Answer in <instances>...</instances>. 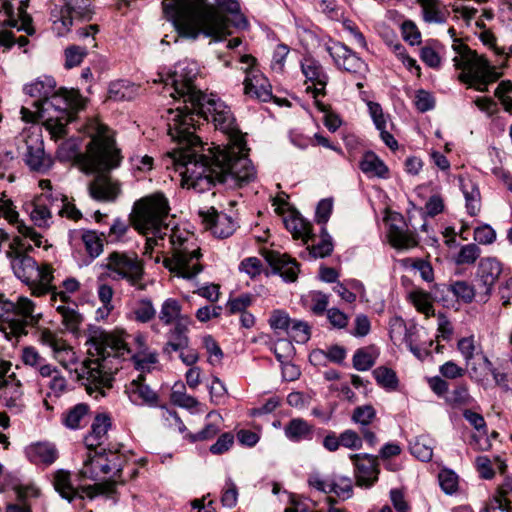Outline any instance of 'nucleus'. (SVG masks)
I'll use <instances>...</instances> for the list:
<instances>
[{
	"label": "nucleus",
	"instance_id": "obj_40",
	"mask_svg": "<svg viewBox=\"0 0 512 512\" xmlns=\"http://www.w3.org/2000/svg\"><path fill=\"white\" fill-rule=\"evenodd\" d=\"M89 406L85 403L76 404L62 415L63 424L69 429H78L81 422L87 416Z\"/></svg>",
	"mask_w": 512,
	"mask_h": 512
},
{
	"label": "nucleus",
	"instance_id": "obj_3",
	"mask_svg": "<svg viewBox=\"0 0 512 512\" xmlns=\"http://www.w3.org/2000/svg\"><path fill=\"white\" fill-rule=\"evenodd\" d=\"M163 11L181 37L196 40L200 35L218 40L225 29V18L209 0H164Z\"/></svg>",
	"mask_w": 512,
	"mask_h": 512
},
{
	"label": "nucleus",
	"instance_id": "obj_41",
	"mask_svg": "<svg viewBox=\"0 0 512 512\" xmlns=\"http://www.w3.org/2000/svg\"><path fill=\"white\" fill-rule=\"evenodd\" d=\"M418 3L422 8L425 22L442 24L446 21L444 13L440 10L439 0H418Z\"/></svg>",
	"mask_w": 512,
	"mask_h": 512
},
{
	"label": "nucleus",
	"instance_id": "obj_14",
	"mask_svg": "<svg viewBox=\"0 0 512 512\" xmlns=\"http://www.w3.org/2000/svg\"><path fill=\"white\" fill-rule=\"evenodd\" d=\"M24 146L22 157L24 163L31 171L38 173L47 172L52 166V159L45 153L44 142L38 133H24L21 135Z\"/></svg>",
	"mask_w": 512,
	"mask_h": 512
},
{
	"label": "nucleus",
	"instance_id": "obj_64",
	"mask_svg": "<svg viewBox=\"0 0 512 512\" xmlns=\"http://www.w3.org/2000/svg\"><path fill=\"white\" fill-rule=\"evenodd\" d=\"M272 351L281 365H284L286 362L290 361L294 347L290 341L279 340L272 348Z\"/></svg>",
	"mask_w": 512,
	"mask_h": 512
},
{
	"label": "nucleus",
	"instance_id": "obj_48",
	"mask_svg": "<svg viewBox=\"0 0 512 512\" xmlns=\"http://www.w3.org/2000/svg\"><path fill=\"white\" fill-rule=\"evenodd\" d=\"M56 311L61 315L62 323L67 330L73 333L78 331L83 318L76 309L66 305H58Z\"/></svg>",
	"mask_w": 512,
	"mask_h": 512
},
{
	"label": "nucleus",
	"instance_id": "obj_28",
	"mask_svg": "<svg viewBox=\"0 0 512 512\" xmlns=\"http://www.w3.org/2000/svg\"><path fill=\"white\" fill-rule=\"evenodd\" d=\"M315 427L302 418L291 419L284 427L285 436L292 442L311 441Z\"/></svg>",
	"mask_w": 512,
	"mask_h": 512
},
{
	"label": "nucleus",
	"instance_id": "obj_11",
	"mask_svg": "<svg viewBox=\"0 0 512 512\" xmlns=\"http://www.w3.org/2000/svg\"><path fill=\"white\" fill-rule=\"evenodd\" d=\"M125 462L124 456L117 452L111 450L95 452L93 455L89 454L84 461L81 475L92 481H97L102 475H108L111 472L114 476H118L122 474Z\"/></svg>",
	"mask_w": 512,
	"mask_h": 512
},
{
	"label": "nucleus",
	"instance_id": "obj_54",
	"mask_svg": "<svg viewBox=\"0 0 512 512\" xmlns=\"http://www.w3.org/2000/svg\"><path fill=\"white\" fill-rule=\"evenodd\" d=\"M443 288L451 291L457 298H461L466 303H470L476 293L475 287L466 281H456L451 285H443Z\"/></svg>",
	"mask_w": 512,
	"mask_h": 512
},
{
	"label": "nucleus",
	"instance_id": "obj_57",
	"mask_svg": "<svg viewBox=\"0 0 512 512\" xmlns=\"http://www.w3.org/2000/svg\"><path fill=\"white\" fill-rule=\"evenodd\" d=\"M494 94L500 100L505 111L512 114V82L509 80L501 81Z\"/></svg>",
	"mask_w": 512,
	"mask_h": 512
},
{
	"label": "nucleus",
	"instance_id": "obj_32",
	"mask_svg": "<svg viewBox=\"0 0 512 512\" xmlns=\"http://www.w3.org/2000/svg\"><path fill=\"white\" fill-rule=\"evenodd\" d=\"M360 169L370 177L387 178L389 174L386 164L372 151H368L363 155L360 161Z\"/></svg>",
	"mask_w": 512,
	"mask_h": 512
},
{
	"label": "nucleus",
	"instance_id": "obj_19",
	"mask_svg": "<svg viewBox=\"0 0 512 512\" xmlns=\"http://www.w3.org/2000/svg\"><path fill=\"white\" fill-rule=\"evenodd\" d=\"M144 374H139L126 385L125 392L129 400L135 405H146L148 407L159 406V395L146 384Z\"/></svg>",
	"mask_w": 512,
	"mask_h": 512
},
{
	"label": "nucleus",
	"instance_id": "obj_60",
	"mask_svg": "<svg viewBox=\"0 0 512 512\" xmlns=\"http://www.w3.org/2000/svg\"><path fill=\"white\" fill-rule=\"evenodd\" d=\"M512 492V480L505 481L499 488L497 495L494 497L496 507L505 512H512L510 500L507 498L508 494Z\"/></svg>",
	"mask_w": 512,
	"mask_h": 512
},
{
	"label": "nucleus",
	"instance_id": "obj_59",
	"mask_svg": "<svg viewBox=\"0 0 512 512\" xmlns=\"http://www.w3.org/2000/svg\"><path fill=\"white\" fill-rule=\"evenodd\" d=\"M38 198H47L45 199V205L50 208V211H56L58 214H62L65 205L63 201H66V196L60 192L56 191H46L42 192Z\"/></svg>",
	"mask_w": 512,
	"mask_h": 512
},
{
	"label": "nucleus",
	"instance_id": "obj_25",
	"mask_svg": "<svg viewBox=\"0 0 512 512\" xmlns=\"http://www.w3.org/2000/svg\"><path fill=\"white\" fill-rule=\"evenodd\" d=\"M56 88V81L51 76H43L36 79L34 82L24 86V92L30 97L34 98L32 106L37 108V111L42 108V104L46 99L53 94Z\"/></svg>",
	"mask_w": 512,
	"mask_h": 512
},
{
	"label": "nucleus",
	"instance_id": "obj_30",
	"mask_svg": "<svg viewBox=\"0 0 512 512\" xmlns=\"http://www.w3.org/2000/svg\"><path fill=\"white\" fill-rule=\"evenodd\" d=\"M465 364L472 381L482 384L488 380L489 371H492V362L484 353H478L474 360L467 361Z\"/></svg>",
	"mask_w": 512,
	"mask_h": 512
},
{
	"label": "nucleus",
	"instance_id": "obj_23",
	"mask_svg": "<svg viewBox=\"0 0 512 512\" xmlns=\"http://www.w3.org/2000/svg\"><path fill=\"white\" fill-rule=\"evenodd\" d=\"M397 223H390L388 229V238L390 244L396 249H410L417 246L416 234L410 231L407 224L400 216Z\"/></svg>",
	"mask_w": 512,
	"mask_h": 512
},
{
	"label": "nucleus",
	"instance_id": "obj_35",
	"mask_svg": "<svg viewBox=\"0 0 512 512\" xmlns=\"http://www.w3.org/2000/svg\"><path fill=\"white\" fill-rule=\"evenodd\" d=\"M180 318H191L188 315L182 314V306L177 299H166L159 313V320L164 325H171L179 322Z\"/></svg>",
	"mask_w": 512,
	"mask_h": 512
},
{
	"label": "nucleus",
	"instance_id": "obj_4",
	"mask_svg": "<svg viewBox=\"0 0 512 512\" xmlns=\"http://www.w3.org/2000/svg\"><path fill=\"white\" fill-rule=\"evenodd\" d=\"M86 131L90 141L85 152L79 151L77 143L73 140L63 143L60 152H65V157L74 160L86 174L118 167L122 157L120 150L116 147L112 130L99 120L91 119L86 126Z\"/></svg>",
	"mask_w": 512,
	"mask_h": 512
},
{
	"label": "nucleus",
	"instance_id": "obj_26",
	"mask_svg": "<svg viewBox=\"0 0 512 512\" xmlns=\"http://www.w3.org/2000/svg\"><path fill=\"white\" fill-rule=\"evenodd\" d=\"M458 53L461 58H455V67L463 70V73L459 75V80L469 87H472L475 81V72L477 64V53L471 50L467 45H460Z\"/></svg>",
	"mask_w": 512,
	"mask_h": 512
},
{
	"label": "nucleus",
	"instance_id": "obj_1",
	"mask_svg": "<svg viewBox=\"0 0 512 512\" xmlns=\"http://www.w3.org/2000/svg\"><path fill=\"white\" fill-rule=\"evenodd\" d=\"M168 135L179 144L169 153L182 185L203 193L216 184L242 186L256 177L235 117L220 99L168 110Z\"/></svg>",
	"mask_w": 512,
	"mask_h": 512
},
{
	"label": "nucleus",
	"instance_id": "obj_58",
	"mask_svg": "<svg viewBox=\"0 0 512 512\" xmlns=\"http://www.w3.org/2000/svg\"><path fill=\"white\" fill-rule=\"evenodd\" d=\"M457 348L463 356L465 363L474 360L478 353H483L480 348L475 345L474 337H463L457 343Z\"/></svg>",
	"mask_w": 512,
	"mask_h": 512
},
{
	"label": "nucleus",
	"instance_id": "obj_44",
	"mask_svg": "<svg viewBox=\"0 0 512 512\" xmlns=\"http://www.w3.org/2000/svg\"><path fill=\"white\" fill-rule=\"evenodd\" d=\"M120 477L121 475L114 476L113 474L111 478L106 481L83 487L82 491L90 499H93L97 494H112L116 491V485L118 482L122 484L124 483V481H118Z\"/></svg>",
	"mask_w": 512,
	"mask_h": 512
},
{
	"label": "nucleus",
	"instance_id": "obj_8",
	"mask_svg": "<svg viewBox=\"0 0 512 512\" xmlns=\"http://www.w3.org/2000/svg\"><path fill=\"white\" fill-rule=\"evenodd\" d=\"M35 304L27 297L20 296L16 302L8 300L0 293V319L3 324L0 330L6 338L10 335L20 337L27 334L28 326H35L39 315H34Z\"/></svg>",
	"mask_w": 512,
	"mask_h": 512
},
{
	"label": "nucleus",
	"instance_id": "obj_9",
	"mask_svg": "<svg viewBox=\"0 0 512 512\" xmlns=\"http://www.w3.org/2000/svg\"><path fill=\"white\" fill-rule=\"evenodd\" d=\"M197 75L196 65L194 63L180 62L175 70L169 73L165 79H162L166 87H169L170 96L177 99H183L179 106L199 104V101L205 100V94L196 89L194 80Z\"/></svg>",
	"mask_w": 512,
	"mask_h": 512
},
{
	"label": "nucleus",
	"instance_id": "obj_15",
	"mask_svg": "<svg viewBox=\"0 0 512 512\" xmlns=\"http://www.w3.org/2000/svg\"><path fill=\"white\" fill-rule=\"evenodd\" d=\"M502 263L495 257L482 258L476 272V289L486 301L492 293L493 286L503 273Z\"/></svg>",
	"mask_w": 512,
	"mask_h": 512
},
{
	"label": "nucleus",
	"instance_id": "obj_17",
	"mask_svg": "<svg viewBox=\"0 0 512 512\" xmlns=\"http://www.w3.org/2000/svg\"><path fill=\"white\" fill-rule=\"evenodd\" d=\"M199 216L205 228L218 238H228L236 230V222L233 218L225 213H219L214 207L206 211L200 210Z\"/></svg>",
	"mask_w": 512,
	"mask_h": 512
},
{
	"label": "nucleus",
	"instance_id": "obj_43",
	"mask_svg": "<svg viewBox=\"0 0 512 512\" xmlns=\"http://www.w3.org/2000/svg\"><path fill=\"white\" fill-rule=\"evenodd\" d=\"M377 384L382 388L394 391L398 388L399 380L394 370L386 366H379L372 372Z\"/></svg>",
	"mask_w": 512,
	"mask_h": 512
},
{
	"label": "nucleus",
	"instance_id": "obj_7",
	"mask_svg": "<svg viewBox=\"0 0 512 512\" xmlns=\"http://www.w3.org/2000/svg\"><path fill=\"white\" fill-rule=\"evenodd\" d=\"M85 107V99L78 90H68L60 88L53 90V94L49 96L38 113L42 117H46L48 122L55 120L56 128L62 133L65 126L74 121L78 111Z\"/></svg>",
	"mask_w": 512,
	"mask_h": 512
},
{
	"label": "nucleus",
	"instance_id": "obj_12",
	"mask_svg": "<svg viewBox=\"0 0 512 512\" xmlns=\"http://www.w3.org/2000/svg\"><path fill=\"white\" fill-rule=\"evenodd\" d=\"M64 5L57 14H52L53 30L57 36L66 35L73 26L74 19L90 21L93 18L94 10L90 0H63Z\"/></svg>",
	"mask_w": 512,
	"mask_h": 512
},
{
	"label": "nucleus",
	"instance_id": "obj_50",
	"mask_svg": "<svg viewBox=\"0 0 512 512\" xmlns=\"http://www.w3.org/2000/svg\"><path fill=\"white\" fill-rule=\"evenodd\" d=\"M309 249V255L316 258H324L329 256L333 251L332 238L328 234L325 227L321 229V240L319 243L312 245Z\"/></svg>",
	"mask_w": 512,
	"mask_h": 512
},
{
	"label": "nucleus",
	"instance_id": "obj_24",
	"mask_svg": "<svg viewBox=\"0 0 512 512\" xmlns=\"http://www.w3.org/2000/svg\"><path fill=\"white\" fill-rule=\"evenodd\" d=\"M10 259L11 267L17 278L26 285L33 283L35 274H37V262L30 255L10 254L6 252Z\"/></svg>",
	"mask_w": 512,
	"mask_h": 512
},
{
	"label": "nucleus",
	"instance_id": "obj_36",
	"mask_svg": "<svg viewBox=\"0 0 512 512\" xmlns=\"http://www.w3.org/2000/svg\"><path fill=\"white\" fill-rule=\"evenodd\" d=\"M445 402L452 408L461 409L472 405L474 398L469 392L468 385L463 382L455 385L453 390L445 396Z\"/></svg>",
	"mask_w": 512,
	"mask_h": 512
},
{
	"label": "nucleus",
	"instance_id": "obj_6",
	"mask_svg": "<svg viewBox=\"0 0 512 512\" xmlns=\"http://www.w3.org/2000/svg\"><path fill=\"white\" fill-rule=\"evenodd\" d=\"M170 243L172 256L163 259V265L171 273L184 279H193L203 270L199 260L201 249L192 237H183L178 230H171Z\"/></svg>",
	"mask_w": 512,
	"mask_h": 512
},
{
	"label": "nucleus",
	"instance_id": "obj_46",
	"mask_svg": "<svg viewBox=\"0 0 512 512\" xmlns=\"http://www.w3.org/2000/svg\"><path fill=\"white\" fill-rule=\"evenodd\" d=\"M409 299L418 312L425 314L426 317L434 316V308L429 293L423 290H414L409 293Z\"/></svg>",
	"mask_w": 512,
	"mask_h": 512
},
{
	"label": "nucleus",
	"instance_id": "obj_10",
	"mask_svg": "<svg viewBox=\"0 0 512 512\" xmlns=\"http://www.w3.org/2000/svg\"><path fill=\"white\" fill-rule=\"evenodd\" d=\"M107 260L106 269L117 275L114 279L126 280L139 290L145 289V285L141 284L144 266L136 253L114 251L109 254Z\"/></svg>",
	"mask_w": 512,
	"mask_h": 512
},
{
	"label": "nucleus",
	"instance_id": "obj_62",
	"mask_svg": "<svg viewBox=\"0 0 512 512\" xmlns=\"http://www.w3.org/2000/svg\"><path fill=\"white\" fill-rule=\"evenodd\" d=\"M86 55V48L77 45L67 47L65 50V67L70 69L80 65Z\"/></svg>",
	"mask_w": 512,
	"mask_h": 512
},
{
	"label": "nucleus",
	"instance_id": "obj_13",
	"mask_svg": "<svg viewBox=\"0 0 512 512\" xmlns=\"http://www.w3.org/2000/svg\"><path fill=\"white\" fill-rule=\"evenodd\" d=\"M241 62L248 65L243 82L245 95L259 102L274 100L279 104V100L272 94V86L268 78L254 67L256 59L251 55H243Z\"/></svg>",
	"mask_w": 512,
	"mask_h": 512
},
{
	"label": "nucleus",
	"instance_id": "obj_5",
	"mask_svg": "<svg viewBox=\"0 0 512 512\" xmlns=\"http://www.w3.org/2000/svg\"><path fill=\"white\" fill-rule=\"evenodd\" d=\"M169 211L167 198L161 193H155L135 202L131 220L140 233L163 239L168 230L165 221Z\"/></svg>",
	"mask_w": 512,
	"mask_h": 512
},
{
	"label": "nucleus",
	"instance_id": "obj_51",
	"mask_svg": "<svg viewBox=\"0 0 512 512\" xmlns=\"http://www.w3.org/2000/svg\"><path fill=\"white\" fill-rule=\"evenodd\" d=\"M103 233L98 234L96 231H85L82 234V241L85 249L91 258L98 257L103 251Z\"/></svg>",
	"mask_w": 512,
	"mask_h": 512
},
{
	"label": "nucleus",
	"instance_id": "obj_56",
	"mask_svg": "<svg viewBox=\"0 0 512 512\" xmlns=\"http://www.w3.org/2000/svg\"><path fill=\"white\" fill-rule=\"evenodd\" d=\"M297 343H306L310 339V327L306 322L293 319L287 331Z\"/></svg>",
	"mask_w": 512,
	"mask_h": 512
},
{
	"label": "nucleus",
	"instance_id": "obj_42",
	"mask_svg": "<svg viewBox=\"0 0 512 512\" xmlns=\"http://www.w3.org/2000/svg\"><path fill=\"white\" fill-rule=\"evenodd\" d=\"M46 198L36 197L32 202V210L30 211L31 220L38 227H48L49 220L51 219V211L48 206L45 205Z\"/></svg>",
	"mask_w": 512,
	"mask_h": 512
},
{
	"label": "nucleus",
	"instance_id": "obj_18",
	"mask_svg": "<svg viewBox=\"0 0 512 512\" xmlns=\"http://www.w3.org/2000/svg\"><path fill=\"white\" fill-rule=\"evenodd\" d=\"M265 260L272 268L274 274H279L284 281L294 282L298 278L299 263L287 254L275 250L266 251Z\"/></svg>",
	"mask_w": 512,
	"mask_h": 512
},
{
	"label": "nucleus",
	"instance_id": "obj_22",
	"mask_svg": "<svg viewBox=\"0 0 512 512\" xmlns=\"http://www.w3.org/2000/svg\"><path fill=\"white\" fill-rule=\"evenodd\" d=\"M12 376L0 385V403L10 411L19 413L24 407L23 392L20 381Z\"/></svg>",
	"mask_w": 512,
	"mask_h": 512
},
{
	"label": "nucleus",
	"instance_id": "obj_49",
	"mask_svg": "<svg viewBox=\"0 0 512 512\" xmlns=\"http://www.w3.org/2000/svg\"><path fill=\"white\" fill-rule=\"evenodd\" d=\"M97 294L99 300L102 302L103 306L97 310V319H104L108 316V314L112 311V298H113V288L105 283H100L97 288Z\"/></svg>",
	"mask_w": 512,
	"mask_h": 512
},
{
	"label": "nucleus",
	"instance_id": "obj_37",
	"mask_svg": "<svg viewBox=\"0 0 512 512\" xmlns=\"http://www.w3.org/2000/svg\"><path fill=\"white\" fill-rule=\"evenodd\" d=\"M137 94V87L128 80H117L111 82L108 90V97L114 101L131 100Z\"/></svg>",
	"mask_w": 512,
	"mask_h": 512
},
{
	"label": "nucleus",
	"instance_id": "obj_47",
	"mask_svg": "<svg viewBox=\"0 0 512 512\" xmlns=\"http://www.w3.org/2000/svg\"><path fill=\"white\" fill-rule=\"evenodd\" d=\"M214 1H215V4L211 3V5L216 9V11L222 17L225 18V29L223 30V32L221 34V38L218 40H214L215 42H219V41H222L223 39H225V37L227 35V30L229 27V19L223 13L232 14V15L240 13V4L238 3L237 0H214Z\"/></svg>",
	"mask_w": 512,
	"mask_h": 512
},
{
	"label": "nucleus",
	"instance_id": "obj_16",
	"mask_svg": "<svg viewBox=\"0 0 512 512\" xmlns=\"http://www.w3.org/2000/svg\"><path fill=\"white\" fill-rule=\"evenodd\" d=\"M354 464L356 485L371 487L378 480L379 464L376 456L367 453L353 454L350 456Z\"/></svg>",
	"mask_w": 512,
	"mask_h": 512
},
{
	"label": "nucleus",
	"instance_id": "obj_21",
	"mask_svg": "<svg viewBox=\"0 0 512 512\" xmlns=\"http://www.w3.org/2000/svg\"><path fill=\"white\" fill-rule=\"evenodd\" d=\"M110 170L94 171L97 173L95 178L89 183L88 190L90 196L98 201H114L119 194V187L112 182L111 178L106 174Z\"/></svg>",
	"mask_w": 512,
	"mask_h": 512
},
{
	"label": "nucleus",
	"instance_id": "obj_38",
	"mask_svg": "<svg viewBox=\"0 0 512 512\" xmlns=\"http://www.w3.org/2000/svg\"><path fill=\"white\" fill-rule=\"evenodd\" d=\"M461 189L466 200V209L470 216H476L481 209V196L478 187L471 181H461Z\"/></svg>",
	"mask_w": 512,
	"mask_h": 512
},
{
	"label": "nucleus",
	"instance_id": "obj_45",
	"mask_svg": "<svg viewBox=\"0 0 512 512\" xmlns=\"http://www.w3.org/2000/svg\"><path fill=\"white\" fill-rule=\"evenodd\" d=\"M325 50L331 56L338 69H340L345 64L346 59L354 53L352 49L340 41H332L331 44L325 46Z\"/></svg>",
	"mask_w": 512,
	"mask_h": 512
},
{
	"label": "nucleus",
	"instance_id": "obj_20",
	"mask_svg": "<svg viewBox=\"0 0 512 512\" xmlns=\"http://www.w3.org/2000/svg\"><path fill=\"white\" fill-rule=\"evenodd\" d=\"M191 324V318H180L179 322L174 324L167 333L168 340L163 347L165 355L171 357L172 352L182 351L189 347L190 339L188 333Z\"/></svg>",
	"mask_w": 512,
	"mask_h": 512
},
{
	"label": "nucleus",
	"instance_id": "obj_53",
	"mask_svg": "<svg viewBox=\"0 0 512 512\" xmlns=\"http://www.w3.org/2000/svg\"><path fill=\"white\" fill-rule=\"evenodd\" d=\"M481 255V249L474 243L461 246L455 257L457 265H472Z\"/></svg>",
	"mask_w": 512,
	"mask_h": 512
},
{
	"label": "nucleus",
	"instance_id": "obj_63",
	"mask_svg": "<svg viewBox=\"0 0 512 512\" xmlns=\"http://www.w3.org/2000/svg\"><path fill=\"white\" fill-rule=\"evenodd\" d=\"M375 364V359L365 349H358L353 356V367L358 371H367Z\"/></svg>",
	"mask_w": 512,
	"mask_h": 512
},
{
	"label": "nucleus",
	"instance_id": "obj_27",
	"mask_svg": "<svg viewBox=\"0 0 512 512\" xmlns=\"http://www.w3.org/2000/svg\"><path fill=\"white\" fill-rule=\"evenodd\" d=\"M112 426L111 417L107 413H99L95 416L90 433L85 436L84 443L86 447L92 451L95 450L98 446H100L106 435L108 430Z\"/></svg>",
	"mask_w": 512,
	"mask_h": 512
},
{
	"label": "nucleus",
	"instance_id": "obj_31",
	"mask_svg": "<svg viewBox=\"0 0 512 512\" xmlns=\"http://www.w3.org/2000/svg\"><path fill=\"white\" fill-rule=\"evenodd\" d=\"M53 278V270L50 265L39 266L37 264V274L34 276L33 283L28 285L32 289V294L42 296L52 291L51 282Z\"/></svg>",
	"mask_w": 512,
	"mask_h": 512
},
{
	"label": "nucleus",
	"instance_id": "obj_55",
	"mask_svg": "<svg viewBox=\"0 0 512 512\" xmlns=\"http://www.w3.org/2000/svg\"><path fill=\"white\" fill-rule=\"evenodd\" d=\"M375 418L376 410L370 404L356 407L351 417L352 421L359 424L360 427H368Z\"/></svg>",
	"mask_w": 512,
	"mask_h": 512
},
{
	"label": "nucleus",
	"instance_id": "obj_2",
	"mask_svg": "<svg viewBox=\"0 0 512 512\" xmlns=\"http://www.w3.org/2000/svg\"><path fill=\"white\" fill-rule=\"evenodd\" d=\"M126 336L123 330L107 331L95 325L88 327L86 344L90 345L89 354L96 358L84 362L79 378L86 392L95 399L106 396L105 389L112 387L120 359L131 353Z\"/></svg>",
	"mask_w": 512,
	"mask_h": 512
},
{
	"label": "nucleus",
	"instance_id": "obj_61",
	"mask_svg": "<svg viewBox=\"0 0 512 512\" xmlns=\"http://www.w3.org/2000/svg\"><path fill=\"white\" fill-rule=\"evenodd\" d=\"M322 356H325L332 362L341 363L346 357V350L339 345H333L328 349L327 352H324L323 350L313 351L310 354V360H318Z\"/></svg>",
	"mask_w": 512,
	"mask_h": 512
},
{
	"label": "nucleus",
	"instance_id": "obj_39",
	"mask_svg": "<svg viewBox=\"0 0 512 512\" xmlns=\"http://www.w3.org/2000/svg\"><path fill=\"white\" fill-rule=\"evenodd\" d=\"M284 224L286 229L293 234L294 238H307L305 240L306 243L308 242V239L312 238L311 224L299 215H292L284 218Z\"/></svg>",
	"mask_w": 512,
	"mask_h": 512
},
{
	"label": "nucleus",
	"instance_id": "obj_34",
	"mask_svg": "<svg viewBox=\"0 0 512 512\" xmlns=\"http://www.w3.org/2000/svg\"><path fill=\"white\" fill-rule=\"evenodd\" d=\"M53 486L60 496L68 502H72L78 495L77 489L71 483V474L67 470L59 469L53 474Z\"/></svg>",
	"mask_w": 512,
	"mask_h": 512
},
{
	"label": "nucleus",
	"instance_id": "obj_29",
	"mask_svg": "<svg viewBox=\"0 0 512 512\" xmlns=\"http://www.w3.org/2000/svg\"><path fill=\"white\" fill-rule=\"evenodd\" d=\"M26 456L33 464L51 465L58 458V451L49 443H37L30 445L25 450Z\"/></svg>",
	"mask_w": 512,
	"mask_h": 512
},
{
	"label": "nucleus",
	"instance_id": "obj_52",
	"mask_svg": "<svg viewBox=\"0 0 512 512\" xmlns=\"http://www.w3.org/2000/svg\"><path fill=\"white\" fill-rule=\"evenodd\" d=\"M477 66L475 74L478 75L480 79L487 81L488 84L496 82L501 76L502 73L497 71L494 66H491L487 59L477 54Z\"/></svg>",
	"mask_w": 512,
	"mask_h": 512
},
{
	"label": "nucleus",
	"instance_id": "obj_33",
	"mask_svg": "<svg viewBox=\"0 0 512 512\" xmlns=\"http://www.w3.org/2000/svg\"><path fill=\"white\" fill-rule=\"evenodd\" d=\"M301 70L306 79L314 84H327L329 77L321 63L312 58L305 57L301 61Z\"/></svg>",
	"mask_w": 512,
	"mask_h": 512
}]
</instances>
